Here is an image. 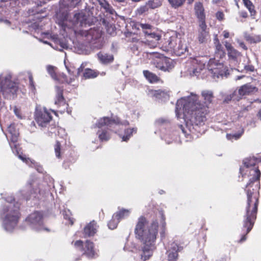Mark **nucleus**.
<instances>
[{
    "label": "nucleus",
    "mask_w": 261,
    "mask_h": 261,
    "mask_svg": "<svg viewBox=\"0 0 261 261\" xmlns=\"http://www.w3.org/2000/svg\"><path fill=\"white\" fill-rule=\"evenodd\" d=\"M175 113L177 118H182L185 122V127L182 125L178 127L187 138L191 136V134L204 132L201 127L206 120L207 110L206 107L200 102L197 95L191 93L189 95L178 99Z\"/></svg>",
    "instance_id": "f257e3e1"
},
{
    "label": "nucleus",
    "mask_w": 261,
    "mask_h": 261,
    "mask_svg": "<svg viewBox=\"0 0 261 261\" xmlns=\"http://www.w3.org/2000/svg\"><path fill=\"white\" fill-rule=\"evenodd\" d=\"M261 162L260 158L254 156L246 158L243 161L244 166L240 168V173H248L249 182L246 185L245 191L247 196L246 214L244 216L243 226L247 228L246 233L252 229L256 219L257 211L258 198L256 192L259 189L260 171L255 167L257 163Z\"/></svg>",
    "instance_id": "f03ea898"
},
{
    "label": "nucleus",
    "mask_w": 261,
    "mask_h": 261,
    "mask_svg": "<svg viewBox=\"0 0 261 261\" xmlns=\"http://www.w3.org/2000/svg\"><path fill=\"white\" fill-rule=\"evenodd\" d=\"M158 232V222L152 221L147 223L146 219L141 217L138 219L135 232L136 237L143 243L140 253L141 259L143 261L148 259L155 249V241Z\"/></svg>",
    "instance_id": "7ed1b4c3"
},
{
    "label": "nucleus",
    "mask_w": 261,
    "mask_h": 261,
    "mask_svg": "<svg viewBox=\"0 0 261 261\" xmlns=\"http://www.w3.org/2000/svg\"><path fill=\"white\" fill-rule=\"evenodd\" d=\"M20 204L15 202L14 198L9 196L5 199V202L0 210V218L2 227L7 232H12L16 227L19 218Z\"/></svg>",
    "instance_id": "20e7f679"
},
{
    "label": "nucleus",
    "mask_w": 261,
    "mask_h": 261,
    "mask_svg": "<svg viewBox=\"0 0 261 261\" xmlns=\"http://www.w3.org/2000/svg\"><path fill=\"white\" fill-rule=\"evenodd\" d=\"M17 90V84L12 80L10 73L0 74V116H5L8 112L2 96L5 99H13L16 96Z\"/></svg>",
    "instance_id": "39448f33"
},
{
    "label": "nucleus",
    "mask_w": 261,
    "mask_h": 261,
    "mask_svg": "<svg viewBox=\"0 0 261 261\" xmlns=\"http://www.w3.org/2000/svg\"><path fill=\"white\" fill-rule=\"evenodd\" d=\"M25 222L28 226L35 231H49L44 224L43 215L41 212H35L31 214L26 218Z\"/></svg>",
    "instance_id": "423d86ee"
},
{
    "label": "nucleus",
    "mask_w": 261,
    "mask_h": 261,
    "mask_svg": "<svg viewBox=\"0 0 261 261\" xmlns=\"http://www.w3.org/2000/svg\"><path fill=\"white\" fill-rule=\"evenodd\" d=\"M208 71L212 74L214 78L226 76L228 70L224 64L216 58L211 59L207 65Z\"/></svg>",
    "instance_id": "0eeeda50"
},
{
    "label": "nucleus",
    "mask_w": 261,
    "mask_h": 261,
    "mask_svg": "<svg viewBox=\"0 0 261 261\" xmlns=\"http://www.w3.org/2000/svg\"><path fill=\"white\" fill-rule=\"evenodd\" d=\"M120 124L127 125L129 124V122L127 121L120 122V119L117 117L111 119L107 117H104L99 119L96 123V125L99 128L106 126L108 129L115 132H116L117 127Z\"/></svg>",
    "instance_id": "6e6552de"
},
{
    "label": "nucleus",
    "mask_w": 261,
    "mask_h": 261,
    "mask_svg": "<svg viewBox=\"0 0 261 261\" xmlns=\"http://www.w3.org/2000/svg\"><path fill=\"white\" fill-rule=\"evenodd\" d=\"M52 119L50 113L46 108L37 107L35 112V120L41 127H46Z\"/></svg>",
    "instance_id": "1a4fd4ad"
},
{
    "label": "nucleus",
    "mask_w": 261,
    "mask_h": 261,
    "mask_svg": "<svg viewBox=\"0 0 261 261\" xmlns=\"http://www.w3.org/2000/svg\"><path fill=\"white\" fill-rule=\"evenodd\" d=\"M197 39L200 43H205L210 39L209 28L206 22L198 23L197 29Z\"/></svg>",
    "instance_id": "9d476101"
},
{
    "label": "nucleus",
    "mask_w": 261,
    "mask_h": 261,
    "mask_svg": "<svg viewBox=\"0 0 261 261\" xmlns=\"http://www.w3.org/2000/svg\"><path fill=\"white\" fill-rule=\"evenodd\" d=\"M165 45L169 49H173L177 56H180L183 53V49L179 50V46H180V40L176 36L169 37L166 41Z\"/></svg>",
    "instance_id": "9b49d317"
},
{
    "label": "nucleus",
    "mask_w": 261,
    "mask_h": 261,
    "mask_svg": "<svg viewBox=\"0 0 261 261\" xmlns=\"http://www.w3.org/2000/svg\"><path fill=\"white\" fill-rule=\"evenodd\" d=\"M28 187V188L30 189L32 187L33 188V191H31L30 194L29 195H28L24 192H25L24 190H21L20 191V193L22 195L23 198L25 199L26 200H28L31 198L32 197L34 198H39L40 196L39 195H41V191L36 188L34 189V187H36L37 186V183L36 181L34 180H32L31 181H29L28 184L27 185Z\"/></svg>",
    "instance_id": "f8f14e48"
},
{
    "label": "nucleus",
    "mask_w": 261,
    "mask_h": 261,
    "mask_svg": "<svg viewBox=\"0 0 261 261\" xmlns=\"http://www.w3.org/2000/svg\"><path fill=\"white\" fill-rule=\"evenodd\" d=\"M182 249L183 247L177 243H171L170 247L167 251L168 260L177 261L178 257V252H180Z\"/></svg>",
    "instance_id": "ddd939ff"
},
{
    "label": "nucleus",
    "mask_w": 261,
    "mask_h": 261,
    "mask_svg": "<svg viewBox=\"0 0 261 261\" xmlns=\"http://www.w3.org/2000/svg\"><path fill=\"white\" fill-rule=\"evenodd\" d=\"M257 91L256 87L250 84H246L241 86L238 90H237V93L241 99L243 96L252 94Z\"/></svg>",
    "instance_id": "4468645a"
},
{
    "label": "nucleus",
    "mask_w": 261,
    "mask_h": 261,
    "mask_svg": "<svg viewBox=\"0 0 261 261\" xmlns=\"http://www.w3.org/2000/svg\"><path fill=\"white\" fill-rule=\"evenodd\" d=\"M224 45L227 50L229 59L234 62H238L241 56V53L233 48L231 44L227 41L224 42Z\"/></svg>",
    "instance_id": "2eb2a0df"
},
{
    "label": "nucleus",
    "mask_w": 261,
    "mask_h": 261,
    "mask_svg": "<svg viewBox=\"0 0 261 261\" xmlns=\"http://www.w3.org/2000/svg\"><path fill=\"white\" fill-rule=\"evenodd\" d=\"M194 10L195 14L198 19V23L202 22H205V15L204 14V9L202 3L199 2L195 4Z\"/></svg>",
    "instance_id": "dca6fc26"
},
{
    "label": "nucleus",
    "mask_w": 261,
    "mask_h": 261,
    "mask_svg": "<svg viewBox=\"0 0 261 261\" xmlns=\"http://www.w3.org/2000/svg\"><path fill=\"white\" fill-rule=\"evenodd\" d=\"M55 89L56 92L55 104L62 105L67 108L68 105L65 103V99L63 95V87L57 86Z\"/></svg>",
    "instance_id": "f3484780"
},
{
    "label": "nucleus",
    "mask_w": 261,
    "mask_h": 261,
    "mask_svg": "<svg viewBox=\"0 0 261 261\" xmlns=\"http://www.w3.org/2000/svg\"><path fill=\"white\" fill-rule=\"evenodd\" d=\"M97 228L96 223L95 221L93 220L85 227L84 234L86 236H92L96 232Z\"/></svg>",
    "instance_id": "a211bd4d"
},
{
    "label": "nucleus",
    "mask_w": 261,
    "mask_h": 261,
    "mask_svg": "<svg viewBox=\"0 0 261 261\" xmlns=\"http://www.w3.org/2000/svg\"><path fill=\"white\" fill-rule=\"evenodd\" d=\"M150 36L152 38L153 36V39L145 40L143 41L140 42L139 43H143V44H144L150 48H154L156 47L159 40L161 39V36L158 34L150 35L149 36V37L150 38Z\"/></svg>",
    "instance_id": "6ab92c4d"
},
{
    "label": "nucleus",
    "mask_w": 261,
    "mask_h": 261,
    "mask_svg": "<svg viewBox=\"0 0 261 261\" xmlns=\"http://www.w3.org/2000/svg\"><path fill=\"white\" fill-rule=\"evenodd\" d=\"M87 16L83 12L75 13L74 15L73 21L75 25L83 27L86 24Z\"/></svg>",
    "instance_id": "aec40b11"
},
{
    "label": "nucleus",
    "mask_w": 261,
    "mask_h": 261,
    "mask_svg": "<svg viewBox=\"0 0 261 261\" xmlns=\"http://www.w3.org/2000/svg\"><path fill=\"white\" fill-rule=\"evenodd\" d=\"M8 130L11 135V142L14 143H16L19 135L18 128L14 124H11L8 126Z\"/></svg>",
    "instance_id": "412c9836"
},
{
    "label": "nucleus",
    "mask_w": 261,
    "mask_h": 261,
    "mask_svg": "<svg viewBox=\"0 0 261 261\" xmlns=\"http://www.w3.org/2000/svg\"><path fill=\"white\" fill-rule=\"evenodd\" d=\"M85 254L89 258H93L96 254L94 249V244L92 242L87 241L85 245Z\"/></svg>",
    "instance_id": "4be33fe9"
},
{
    "label": "nucleus",
    "mask_w": 261,
    "mask_h": 261,
    "mask_svg": "<svg viewBox=\"0 0 261 261\" xmlns=\"http://www.w3.org/2000/svg\"><path fill=\"white\" fill-rule=\"evenodd\" d=\"M152 94L156 99L162 101H165L169 98V94L167 92L160 89L153 91Z\"/></svg>",
    "instance_id": "5701e85b"
},
{
    "label": "nucleus",
    "mask_w": 261,
    "mask_h": 261,
    "mask_svg": "<svg viewBox=\"0 0 261 261\" xmlns=\"http://www.w3.org/2000/svg\"><path fill=\"white\" fill-rule=\"evenodd\" d=\"M202 97L204 98V102L202 103L203 106L206 107V110L208 108V105L211 103L213 98V93L212 91L209 90H204L201 92Z\"/></svg>",
    "instance_id": "b1692460"
},
{
    "label": "nucleus",
    "mask_w": 261,
    "mask_h": 261,
    "mask_svg": "<svg viewBox=\"0 0 261 261\" xmlns=\"http://www.w3.org/2000/svg\"><path fill=\"white\" fill-rule=\"evenodd\" d=\"M97 55L99 61L103 64L111 63L114 60L113 56L110 54L99 53Z\"/></svg>",
    "instance_id": "393cba45"
},
{
    "label": "nucleus",
    "mask_w": 261,
    "mask_h": 261,
    "mask_svg": "<svg viewBox=\"0 0 261 261\" xmlns=\"http://www.w3.org/2000/svg\"><path fill=\"white\" fill-rule=\"evenodd\" d=\"M246 40L250 43H257L261 42V34L247 35L245 37Z\"/></svg>",
    "instance_id": "a878e982"
},
{
    "label": "nucleus",
    "mask_w": 261,
    "mask_h": 261,
    "mask_svg": "<svg viewBox=\"0 0 261 261\" xmlns=\"http://www.w3.org/2000/svg\"><path fill=\"white\" fill-rule=\"evenodd\" d=\"M137 128H127L125 130L124 135L122 137L123 141H127L132 136L133 134L136 133Z\"/></svg>",
    "instance_id": "bb28decb"
},
{
    "label": "nucleus",
    "mask_w": 261,
    "mask_h": 261,
    "mask_svg": "<svg viewBox=\"0 0 261 261\" xmlns=\"http://www.w3.org/2000/svg\"><path fill=\"white\" fill-rule=\"evenodd\" d=\"M143 74L146 79L150 83H154L158 81V76L148 70H144Z\"/></svg>",
    "instance_id": "cd10ccee"
},
{
    "label": "nucleus",
    "mask_w": 261,
    "mask_h": 261,
    "mask_svg": "<svg viewBox=\"0 0 261 261\" xmlns=\"http://www.w3.org/2000/svg\"><path fill=\"white\" fill-rule=\"evenodd\" d=\"M81 0H69L68 2H66L64 0H62L61 3V7L74 8L81 2Z\"/></svg>",
    "instance_id": "c85d7f7f"
},
{
    "label": "nucleus",
    "mask_w": 261,
    "mask_h": 261,
    "mask_svg": "<svg viewBox=\"0 0 261 261\" xmlns=\"http://www.w3.org/2000/svg\"><path fill=\"white\" fill-rule=\"evenodd\" d=\"M231 100L236 101H239L240 100L239 97H238V95L237 93V90H234L231 93L227 95L224 98V101L228 103Z\"/></svg>",
    "instance_id": "c756f323"
},
{
    "label": "nucleus",
    "mask_w": 261,
    "mask_h": 261,
    "mask_svg": "<svg viewBox=\"0 0 261 261\" xmlns=\"http://www.w3.org/2000/svg\"><path fill=\"white\" fill-rule=\"evenodd\" d=\"M130 212L128 210L122 209L119 212H117L114 214V218H118L120 220L121 219L127 217Z\"/></svg>",
    "instance_id": "7c9ffc66"
},
{
    "label": "nucleus",
    "mask_w": 261,
    "mask_h": 261,
    "mask_svg": "<svg viewBox=\"0 0 261 261\" xmlns=\"http://www.w3.org/2000/svg\"><path fill=\"white\" fill-rule=\"evenodd\" d=\"M97 134L100 140L101 141H107L110 139V135L106 130H99L98 131Z\"/></svg>",
    "instance_id": "2f4dec72"
},
{
    "label": "nucleus",
    "mask_w": 261,
    "mask_h": 261,
    "mask_svg": "<svg viewBox=\"0 0 261 261\" xmlns=\"http://www.w3.org/2000/svg\"><path fill=\"white\" fill-rule=\"evenodd\" d=\"M97 75L96 72L89 68L86 69L84 72V76L85 79L94 78L96 77Z\"/></svg>",
    "instance_id": "473e14b6"
},
{
    "label": "nucleus",
    "mask_w": 261,
    "mask_h": 261,
    "mask_svg": "<svg viewBox=\"0 0 261 261\" xmlns=\"http://www.w3.org/2000/svg\"><path fill=\"white\" fill-rule=\"evenodd\" d=\"M149 8L154 9L161 6L162 3L160 0H149L146 2Z\"/></svg>",
    "instance_id": "72a5a7b5"
},
{
    "label": "nucleus",
    "mask_w": 261,
    "mask_h": 261,
    "mask_svg": "<svg viewBox=\"0 0 261 261\" xmlns=\"http://www.w3.org/2000/svg\"><path fill=\"white\" fill-rule=\"evenodd\" d=\"M166 60L164 58H158L154 60V63H156V67L163 71H166L167 69V67L163 65V63Z\"/></svg>",
    "instance_id": "f704fd0d"
},
{
    "label": "nucleus",
    "mask_w": 261,
    "mask_h": 261,
    "mask_svg": "<svg viewBox=\"0 0 261 261\" xmlns=\"http://www.w3.org/2000/svg\"><path fill=\"white\" fill-rule=\"evenodd\" d=\"M119 222V218H114V214L113 216L112 219L108 223V227L111 229H114L117 226L118 223Z\"/></svg>",
    "instance_id": "c9c22d12"
},
{
    "label": "nucleus",
    "mask_w": 261,
    "mask_h": 261,
    "mask_svg": "<svg viewBox=\"0 0 261 261\" xmlns=\"http://www.w3.org/2000/svg\"><path fill=\"white\" fill-rule=\"evenodd\" d=\"M186 0H168L169 3L174 8H177L181 7Z\"/></svg>",
    "instance_id": "e433bc0d"
},
{
    "label": "nucleus",
    "mask_w": 261,
    "mask_h": 261,
    "mask_svg": "<svg viewBox=\"0 0 261 261\" xmlns=\"http://www.w3.org/2000/svg\"><path fill=\"white\" fill-rule=\"evenodd\" d=\"M55 42L60 45L62 48L67 49L68 47V43L64 39L55 38Z\"/></svg>",
    "instance_id": "4c0bfd02"
},
{
    "label": "nucleus",
    "mask_w": 261,
    "mask_h": 261,
    "mask_svg": "<svg viewBox=\"0 0 261 261\" xmlns=\"http://www.w3.org/2000/svg\"><path fill=\"white\" fill-rule=\"evenodd\" d=\"M216 54L218 55V56H219L220 58L224 56L225 53L223 50V47L219 41H218L217 44L216 45Z\"/></svg>",
    "instance_id": "58836bf2"
},
{
    "label": "nucleus",
    "mask_w": 261,
    "mask_h": 261,
    "mask_svg": "<svg viewBox=\"0 0 261 261\" xmlns=\"http://www.w3.org/2000/svg\"><path fill=\"white\" fill-rule=\"evenodd\" d=\"M47 72L50 75L51 77L55 80H57V76L55 71V67L51 65H48L46 67Z\"/></svg>",
    "instance_id": "ea45409f"
},
{
    "label": "nucleus",
    "mask_w": 261,
    "mask_h": 261,
    "mask_svg": "<svg viewBox=\"0 0 261 261\" xmlns=\"http://www.w3.org/2000/svg\"><path fill=\"white\" fill-rule=\"evenodd\" d=\"M201 70H202L201 68L193 67L188 70V73L191 76H198Z\"/></svg>",
    "instance_id": "a19ab883"
},
{
    "label": "nucleus",
    "mask_w": 261,
    "mask_h": 261,
    "mask_svg": "<svg viewBox=\"0 0 261 261\" xmlns=\"http://www.w3.org/2000/svg\"><path fill=\"white\" fill-rule=\"evenodd\" d=\"M139 26L141 28V29L143 30V33L145 34V32H150L149 30H150L152 27L148 23H140L139 24Z\"/></svg>",
    "instance_id": "79ce46f5"
},
{
    "label": "nucleus",
    "mask_w": 261,
    "mask_h": 261,
    "mask_svg": "<svg viewBox=\"0 0 261 261\" xmlns=\"http://www.w3.org/2000/svg\"><path fill=\"white\" fill-rule=\"evenodd\" d=\"M99 5L104 8L107 11H110L111 10V7L109 3L106 1L103 0L99 2Z\"/></svg>",
    "instance_id": "37998d69"
},
{
    "label": "nucleus",
    "mask_w": 261,
    "mask_h": 261,
    "mask_svg": "<svg viewBox=\"0 0 261 261\" xmlns=\"http://www.w3.org/2000/svg\"><path fill=\"white\" fill-rule=\"evenodd\" d=\"M55 151L56 153V156L58 158H60L61 145L59 142H57L55 146Z\"/></svg>",
    "instance_id": "c03bdc74"
},
{
    "label": "nucleus",
    "mask_w": 261,
    "mask_h": 261,
    "mask_svg": "<svg viewBox=\"0 0 261 261\" xmlns=\"http://www.w3.org/2000/svg\"><path fill=\"white\" fill-rule=\"evenodd\" d=\"M149 9V8L148 6H147V4L146 3V4L145 5L142 6L140 7L139 9H138L137 11H138V14H142L143 13L148 11Z\"/></svg>",
    "instance_id": "a18cd8bd"
},
{
    "label": "nucleus",
    "mask_w": 261,
    "mask_h": 261,
    "mask_svg": "<svg viewBox=\"0 0 261 261\" xmlns=\"http://www.w3.org/2000/svg\"><path fill=\"white\" fill-rule=\"evenodd\" d=\"M241 136V134H227L226 137L229 140H230V139H233V138L235 140H237Z\"/></svg>",
    "instance_id": "49530a36"
},
{
    "label": "nucleus",
    "mask_w": 261,
    "mask_h": 261,
    "mask_svg": "<svg viewBox=\"0 0 261 261\" xmlns=\"http://www.w3.org/2000/svg\"><path fill=\"white\" fill-rule=\"evenodd\" d=\"M169 123V121L167 119H164V118H160L156 121V123L159 125H161V124H168Z\"/></svg>",
    "instance_id": "de8ad7c7"
},
{
    "label": "nucleus",
    "mask_w": 261,
    "mask_h": 261,
    "mask_svg": "<svg viewBox=\"0 0 261 261\" xmlns=\"http://www.w3.org/2000/svg\"><path fill=\"white\" fill-rule=\"evenodd\" d=\"M138 42L137 44H134L131 47L132 50L135 53V51H139L140 50V45H143V43H139Z\"/></svg>",
    "instance_id": "09e8293b"
},
{
    "label": "nucleus",
    "mask_w": 261,
    "mask_h": 261,
    "mask_svg": "<svg viewBox=\"0 0 261 261\" xmlns=\"http://www.w3.org/2000/svg\"><path fill=\"white\" fill-rule=\"evenodd\" d=\"M224 15L222 12L218 11L216 14V17L217 19L220 21L224 19Z\"/></svg>",
    "instance_id": "8fccbe9b"
},
{
    "label": "nucleus",
    "mask_w": 261,
    "mask_h": 261,
    "mask_svg": "<svg viewBox=\"0 0 261 261\" xmlns=\"http://www.w3.org/2000/svg\"><path fill=\"white\" fill-rule=\"evenodd\" d=\"M236 40L241 47L243 48L244 50L247 49V46L245 45V44H244V43L243 41H241L239 39H237Z\"/></svg>",
    "instance_id": "3c124183"
},
{
    "label": "nucleus",
    "mask_w": 261,
    "mask_h": 261,
    "mask_svg": "<svg viewBox=\"0 0 261 261\" xmlns=\"http://www.w3.org/2000/svg\"><path fill=\"white\" fill-rule=\"evenodd\" d=\"M244 69L246 71H250V72H252L254 71V68L253 67V66L252 65H245L244 66Z\"/></svg>",
    "instance_id": "603ef678"
},
{
    "label": "nucleus",
    "mask_w": 261,
    "mask_h": 261,
    "mask_svg": "<svg viewBox=\"0 0 261 261\" xmlns=\"http://www.w3.org/2000/svg\"><path fill=\"white\" fill-rule=\"evenodd\" d=\"M62 77H63V80L62 81V82H66V83H68V84L71 83L72 82V81L74 80V78H73H73L70 77V80L68 81L67 80V76H66V75L65 74H64V73H62Z\"/></svg>",
    "instance_id": "864d4df0"
},
{
    "label": "nucleus",
    "mask_w": 261,
    "mask_h": 261,
    "mask_svg": "<svg viewBox=\"0 0 261 261\" xmlns=\"http://www.w3.org/2000/svg\"><path fill=\"white\" fill-rule=\"evenodd\" d=\"M153 34H156V33H152L151 32H145V40H148V39H153V38L152 37H149V36H150V35H153Z\"/></svg>",
    "instance_id": "5fc2aeb1"
},
{
    "label": "nucleus",
    "mask_w": 261,
    "mask_h": 261,
    "mask_svg": "<svg viewBox=\"0 0 261 261\" xmlns=\"http://www.w3.org/2000/svg\"><path fill=\"white\" fill-rule=\"evenodd\" d=\"M18 158L23 162H25L27 164H29V161H31L30 159H27L25 157H24L21 154L18 155Z\"/></svg>",
    "instance_id": "6e6d98bb"
},
{
    "label": "nucleus",
    "mask_w": 261,
    "mask_h": 261,
    "mask_svg": "<svg viewBox=\"0 0 261 261\" xmlns=\"http://www.w3.org/2000/svg\"><path fill=\"white\" fill-rule=\"evenodd\" d=\"M247 9L250 12V14L252 16L254 15L255 14V11L254 10V6L252 5L250 7H247Z\"/></svg>",
    "instance_id": "4d7b16f0"
},
{
    "label": "nucleus",
    "mask_w": 261,
    "mask_h": 261,
    "mask_svg": "<svg viewBox=\"0 0 261 261\" xmlns=\"http://www.w3.org/2000/svg\"><path fill=\"white\" fill-rule=\"evenodd\" d=\"M243 3L245 6L247 8L248 7H250L252 4L250 0H243Z\"/></svg>",
    "instance_id": "13d9d810"
},
{
    "label": "nucleus",
    "mask_w": 261,
    "mask_h": 261,
    "mask_svg": "<svg viewBox=\"0 0 261 261\" xmlns=\"http://www.w3.org/2000/svg\"><path fill=\"white\" fill-rule=\"evenodd\" d=\"M76 247H81L83 246V242L81 240L76 241L74 244Z\"/></svg>",
    "instance_id": "bf43d9fd"
},
{
    "label": "nucleus",
    "mask_w": 261,
    "mask_h": 261,
    "mask_svg": "<svg viewBox=\"0 0 261 261\" xmlns=\"http://www.w3.org/2000/svg\"><path fill=\"white\" fill-rule=\"evenodd\" d=\"M10 146L11 147V149H12V150L13 152L14 153H16V154H18V152L17 151V148L16 145L15 144L14 145V146H12V145L10 143Z\"/></svg>",
    "instance_id": "052dcab7"
},
{
    "label": "nucleus",
    "mask_w": 261,
    "mask_h": 261,
    "mask_svg": "<svg viewBox=\"0 0 261 261\" xmlns=\"http://www.w3.org/2000/svg\"><path fill=\"white\" fill-rule=\"evenodd\" d=\"M85 66L84 64H82L81 66L77 69V75H79L80 73L83 70Z\"/></svg>",
    "instance_id": "680f3d73"
},
{
    "label": "nucleus",
    "mask_w": 261,
    "mask_h": 261,
    "mask_svg": "<svg viewBox=\"0 0 261 261\" xmlns=\"http://www.w3.org/2000/svg\"><path fill=\"white\" fill-rule=\"evenodd\" d=\"M181 49H183V53L182 54H184L186 51V46L180 43V46H179V50H181Z\"/></svg>",
    "instance_id": "e2e57ef3"
},
{
    "label": "nucleus",
    "mask_w": 261,
    "mask_h": 261,
    "mask_svg": "<svg viewBox=\"0 0 261 261\" xmlns=\"http://www.w3.org/2000/svg\"><path fill=\"white\" fill-rule=\"evenodd\" d=\"M223 34L225 38H227L229 36V33L227 31H224Z\"/></svg>",
    "instance_id": "0e129e2a"
},
{
    "label": "nucleus",
    "mask_w": 261,
    "mask_h": 261,
    "mask_svg": "<svg viewBox=\"0 0 261 261\" xmlns=\"http://www.w3.org/2000/svg\"><path fill=\"white\" fill-rule=\"evenodd\" d=\"M167 139H168V136L167 135H165L164 136V139L165 140V141L167 142V144H170L171 142V141H168L167 140Z\"/></svg>",
    "instance_id": "69168bd1"
},
{
    "label": "nucleus",
    "mask_w": 261,
    "mask_h": 261,
    "mask_svg": "<svg viewBox=\"0 0 261 261\" xmlns=\"http://www.w3.org/2000/svg\"><path fill=\"white\" fill-rule=\"evenodd\" d=\"M216 261H226V257H221V258L217 259Z\"/></svg>",
    "instance_id": "338daca9"
},
{
    "label": "nucleus",
    "mask_w": 261,
    "mask_h": 261,
    "mask_svg": "<svg viewBox=\"0 0 261 261\" xmlns=\"http://www.w3.org/2000/svg\"><path fill=\"white\" fill-rule=\"evenodd\" d=\"M257 116L258 119L261 120V109L258 111Z\"/></svg>",
    "instance_id": "774afa93"
}]
</instances>
